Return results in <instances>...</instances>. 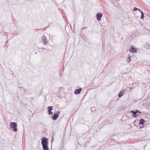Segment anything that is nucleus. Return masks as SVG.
I'll list each match as a JSON object with an SVG mask.
<instances>
[{
  "label": "nucleus",
  "mask_w": 150,
  "mask_h": 150,
  "mask_svg": "<svg viewBox=\"0 0 150 150\" xmlns=\"http://www.w3.org/2000/svg\"><path fill=\"white\" fill-rule=\"evenodd\" d=\"M10 124V128L12 129L14 132H17L18 130L17 128V123L15 122H11Z\"/></svg>",
  "instance_id": "1"
},
{
  "label": "nucleus",
  "mask_w": 150,
  "mask_h": 150,
  "mask_svg": "<svg viewBox=\"0 0 150 150\" xmlns=\"http://www.w3.org/2000/svg\"><path fill=\"white\" fill-rule=\"evenodd\" d=\"M41 140V143L42 145L48 144V140L47 138L44 137L42 138Z\"/></svg>",
  "instance_id": "2"
},
{
  "label": "nucleus",
  "mask_w": 150,
  "mask_h": 150,
  "mask_svg": "<svg viewBox=\"0 0 150 150\" xmlns=\"http://www.w3.org/2000/svg\"><path fill=\"white\" fill-rule=\"evenodd\" d=\"M130 112L133 113L132 116L133 117H136L137 116H139V115L138 114H137V112L139 114L141 113V112L138 110H136L135 111H134L133 110H131Z\"/></svg>",
  "instance_id": "3"
},
{
  "label": "nucleus",
  "mask_w": 150,
  "mask_h": 150,
  "mask_svg": "<svg viewBox=\"0 0 150 150\" xmlns=\"http://www.w3.org/2000/svg\"><path fill=\"white\" fill-rule=\"evenodd\" d=\"M60 113V112L58 111L56 113L54 114L53 115L52 117V119L54 120H56L58 117Z\"/></svg>",
  "instance_id": "4"
},
{
  "label": "nucleus",
  "mask_w": 150,
  "mask_h": 150,
  "mask_svg": "<svg viewBox=\"0 0 150 150\" xmlns=\"http://www.w3.org/2000/svg\"><path fill=\"white\" fill-rule=\"evenodd\" d=\"M103 15V14L100 13H97L96 17L98 21H100L101 20V18Z\"/></svg>",
  "instance_id": "5"
},
{
  "label": "nucleus",
  "mask_w": 150,
  "mask_h": 150,
  "mask_svg": "<svg viewBox=\"0 0 150 150\" xmlns=\"http://www.w3.org/2000/svg\"><path fill=\"white\" fill-rule=\"evenodd\" d=\"M48 111V113L49 115H52V112L51 111L53 109V108L52 106H49L47 108Z\"/></svg>",
  "instance_id": "6"
},
{
  "label": "nucleus",
  "mask_w": 150,
  "mask_h": 150,
  "mask_svg": "<svg viewBox=\"0 0 150 150\" xmlns=\"http://www.w3.org/2000/svg\"><path fill=\"white\" fill-rule=\"evenodd\" d=\"M81 90L82 89L81 88L77 89L74 92V94L76 95L80 93Z\"/></svg>",
  "instance_id": "7"
},
{
  "label": "nucleus",
  "mask_w": 150,
  "mask_h": 150,
  "mask_svg": "<svg viewBox=\"0 0 150 150\" xmlns=\"http://www.w3.org/2000/svg\"><path fill=\"white\" fill-rule=\"evenodd\" d=\"M129 51L131 52L134 53L136 52L137 49L134 47L132 46L131 47V49Z\"/></svg>",
  "instance_id": "8"
},
{
  "label": "nucleus",
  "mask_w": 150,
  "mask_h": 150,
  "mask_svg": "<svg viewBox=\"0 0 150 150\" xmlns=\"http://www.w3.org/2000/svg\"><path fill=\"white\" fill-rule=\"evenodd\" d=\"M42 40L44 41V43L46 44L47 43V40L45 36H43L42 37Z\"/></svg>",
  "instance_id": "9"
},
{
  "label": "nucleus",
  "mask_w": 150,
  "mask_h": 150,
  "mask_svg": "<svg viewBox=\"0 0 150 150\" xmlns=\"http://www.w3.org/2000/svg\"><path fill=\"white\" fill-rule=\"evenodd\" d=\"M43 150H49L48 147V145H42Z\"/></svg>",
  "instance_id": "10"
},
{
  "label": "nucleus",
  "mask_w": 150,
  "mask_h": 150,
  "mask_svg": "<svg viewBox=\"0 0 150 150\" xmlns=\"http://www.w3.org/2000/svg\"><path fill=\"white\" fill-rule=\"evenodd\" d=\"M127 61L128 62H129L131 61V57L130 55L129 54L128 55V58L127 59Z\"/></svg>",
  "instance_id": "11"
},
{
  "label": "nucleus",
  "mask_w": 150,
  "mask_h": 150,
  "mask_svg": "<svg viewBox=\"0 0 150 150\" xmlns=\"http://www.w3.org/2000/svg\"><path fill=\"white\" fill-rule=\"evenodd\" d=\"M139 124L141 125H143L144 124V122L145 121L143 119H141L139 120Z\"/></svg>",
  "instance_id": "12"
},
{
  "label": "nucleus",
  "mask_w": 150,
  "mask_h": 150,
  "mask_svg": "<svg viewBox=\"0 0 150 150\" xmlns=\"http://www.w3.org/2000/svg\"><path fill=\"white\" fill-rule=\"evenodd\" d=\"M141 18L142 19H143L144 18V14L143 13L142 11H141Z\"/></svg>",
  "instance_id": "13"
},
{
  "label": "nucleus",
  "mask_w": 150,
  "mask_h": 150,
  "mask_svg": "<svg viewBox=\"0 0 150 150\" xmlns=\"http://www.w3.org/2000/svg\"><path fill=\"white\" fill-rule=\"evenodd\" d=\"M122 93H123L122 92V91L120 92V93L119 94L118 96L119 97H121L123 95Z\"/></svg>",
  "instance_id": "14"
},
{
  "label": "nucleus",
  "mask_w": 150,
  "mask_h": 150,
  "mask_svg": "<svg viewBox=\"0 0 150 150\" xmlns=\"http://www.w3.org/2000/svg\"><path fill=\"white\" fill-rule=\"evenodd\" d=\"M91 110L92 111H93V112H94L95 111V108L93 107H92L91 108Z\"/></svg>",
  "instance_id": "15"
},
{
  "label": "nucleus",
  "mask_w": 150,
  "mask_h": 150,
  "mask_svg": "<svg viewBox=\"0 0 150 150\" xmlns=\"http://www.w3.org/2000/svg\"><path fill=\"white\" fill-rule=\"evenodd\" d=\"M138 8L136 7H134L133 8V11H136L137 10H138Z\"/></svg>",
  "instance_id": "16"
},
{
  "label": "nucleus",
  "mask_w": 150,
  "mask_h": 150,
  "mask_svg": "<svg viewBox=\"0 0 150 150\" xmlns=\"http://www.w3.org/2000/svg\"><path fill=\"white\" fill-rule=\"evenodd\" d=\"M138 10H139V11H140L141 12V11H142L139 9L138 8Z\"/></svg>",
  "instance_id": "17"
},
{
  "label": "nucleus",
  "mask_w": 150,
  "mask_h": 150,
  "mask_svg": "<svg viewBox=\"0 0 150 150\" xmlns=\"http://www.w3.org/2000/svg\"><path fill=\"white\" fill-rule=\"evenodd\" d=\"M137 114H138L139 115H140V114H141V113L140 114H139V113L138 112H137Z\"/></svg>",
  "instance_id": "18"
}]
</instances>
